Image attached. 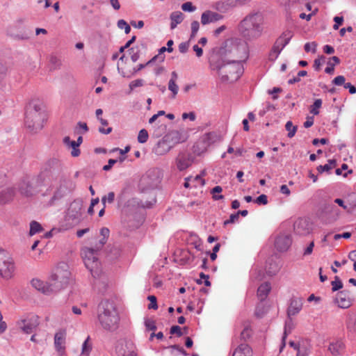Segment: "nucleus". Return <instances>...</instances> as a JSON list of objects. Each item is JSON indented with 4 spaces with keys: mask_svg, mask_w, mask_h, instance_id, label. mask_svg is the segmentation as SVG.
Segmentation results:
<instances>
[{
    "mask_svg": "<svg viewBox=\"0 0 356 356\" xmlns=\"http://www.w3.org/2000/svg\"><path fill=\"white\" fill-rule=\"evenodd\" d=\"M181 9L185 12H193L196 8L193 6L191 2H186L181 5Z\"/></svg>",
    "mask_w": 356,
    "mask_h": 356,
    "instance_id": "obj_55",
    "label": "nucleus"
},
{
    "mask_svg": "<svg viewBox=\"0 0 356 356\" xmlns=\"http://www.w3.org/2000/svg\"><path fill=\"white\" fill-rule=\"evenodd\" d=\"M154 202H155L154 199H153L152 202H143L138 198L133 197L127 200L122 209L124 212H130L138 207L149 208Z\"/></svg>",
    "mask_w": 356,
    "mask_h": 356,
    "instance_id": "obj_16",
    "label": "nucleus"
},
{
    "mask_svg": "<svg viewBox=\"0 0 356 356\" xmlns=\"http://www.w3.org/2000/svg\"><path fill=\"white\" fill-rule=\"evenodd\" d=\"M305 225H307L306 220H300L298 222H297L295 225V229H296V232L301 234H305L306 233H308L309 232L308 230L305 231V232H301V230H300V228L303 227Z\"/></svg>",
    "mask_w": 356,
    "mask_h": 356,
    "instance_id": "obj_47",
    "label": "nucleus"
},
{
    "mask_svg": "<svg viewBox=\"0 0 356 356\" xmlns=\"http://www.w3.org/2000/svg\"><path fill=\"white\" fill-rule=\"evenodd\" d=\"M47 120V114L43 109L42 103L38 100L30 102L26 113L25 125L32 133L40 131Z\"/></svg>",
    "mask_w": 356,
    "mask_h": 356,
    "instance_id": "obj_4",
    "label": "nucleus"
},
{
    "mask_svg": "<svg viewBox=\"0 0 356 356\" xmlns=\"http://www.w3.org/2000/svg\"><path fill=\"white\" fill-rule=\"evenodd\" d=\"M97 251L95 248H84L81 250L86 267L90 271L95 278L99 277L101 273L99 262L97 258Z\"/></svg>",
    "mask_w": 356,
    "mask_h": 356,
    "instance_id": "obj_9",
    "label": "nucleus"
},
{
    "mask_svg": "<svg viewBox=\"0 0 356 356\" xmlns=\"http://www.w3.org/2000/svg\"><path fill=\"white\" fill-rule=\"evenodd\" d=\"M264 17L260 13H250L239 24V32L247 40L261 36L263 31Z\"/></svg>",
    "mask_w": 356,
    "mask_h": 356,
    "instance_id": "obj_5",
    "label": "nucleus"
},
{
    "mask_svg": "<svg viewBox=\"0 0 356 356\" xmlns=\"http://www.w3.org/2000/svg\"><path fill=\"white\" fill-rule=\"evenodd\" d=\"M332 286V291H337L343 287V284L339 277L336 276L334 280L331 283Z\"/></svg>",
    "mask_w": 356,
    "mask_h": 356,
    "instance_id": "obj_50",
    "label": "nucleus"
},
{
    "mask_svg": "<svg viewBox=\"0 0 356 356\" xmlns=\"http://www.w3.org/2000/svg\"><path fill=\"white\" fill-rule=\"evenodd\" d=\"M118 27L120 29H124V32L126 34H128L131 31L130 26L124 21V19H120L118 22Z\"/></svg>",
    "mask_w": 356,
    "mask_h": 356,
    "instance_id": "obj_45",
    "label": "nucleus"
},
{
    "mask_svg": "<svg viewBox=\"0 0 356 356\" xmlns=\"http://www.w3.org/2000/svg\"><path fill=\"white\" fill-rule=\"evenodd\" d=\"M14 195L15 190L13 188L0 189V204H5L11 201Z\"/></svg>",
    "mask_w": 356,
    "mask_h": 356,
    "instance_id": "obj_23",
    "label": "nucleus"
},
{
    "mask_svg": "<svg viewBox=\"0 0 356 356\" xmlns=\"http://www.w3.org/2000/svg\"><path fill=\"white\" fill-rule=\"evenodd\" d=\"M340 60L337 56H333L330 58V60L328 61L327 65L328 66L325 68V72L327 74H333L334 71V65L336 64L339 63Z\"/></svg>",
    "mask_w": 356,
    "mask_h": 356,
    "instance_id": "obj_34",
    "label": "nucleus"
},
{
    "mask_svg": "<svg viewBox=\"0 0 356 356\" xmlns=\"http://www.w3.org/2000/svg\"><path fill=\"white\" fill-rule=\"evenodd\" d=\"M168 90L172 92V97H175L179 91V86L177 84L176 81H173L172 80H169L168 82Z\"/></svg>",
    "mask_w": 356,
    "mask_h": 356,
    "instance_id": "obj_43",
    "label": "nucleus"
},
{
    "mask_svg": "<svg viewBox=\"0 0 356 356\" xmlns=\"http://www.w3.org/2000/svg\"><path fill=\"white\" fill-rule=\"evenodd\" d=\"M143 85V80L142 79H136L131 81L129 83V88L131 90H134L136 88L140 87Z\"/></svg>",
    "mask_w": 356,
    "mask_h": 356,
    "instance_id": "obj_59",
    "label": "nucleus"
},
{
    "mask_svg": "<svg viewBox=\"0 0 356 356\" xmlns=\"http://www.w3.org/2000/svg\"><path fill=\"white\" fill-rule=\"evenodd\" d=\"M38 325V317L34 314H28L22 316L16 322L17 329L27 334L32 333Z\"/></svg>",
    "mask_w": 356,
    "mask_h": 356,
    "instance_id": "obj_11",
    "label": "nucleus"
},
{
    "mask_svg": "<svg viewBox=\"0 0 356 356\" xmlns=\"http://www.w3.org/2000/svg\"><path fill=\"white\" fill-rule=\"evenodd\" d=\"M334 203L338 204L347 213H350V207L348 198L346 200L337 198L334 200Z\"/></svg>",
    "mask_w": 356,
    "mask_h": 356,
    "instance_id": "obj_35",
    "label": "nucleus"
},
{
    "mask_svg": "<svg viewBox=\"0 0 356 356\" xmlns=\"http://www.w3.org/2000/svg\"><path fill=\"white\" fill-rule=\"evenodd\" d=\"M171 147L169 146L165 140L158 143L155 152L158 154H164L170 151Z\"/></svg>",
    "mask_w": 356,
    "mask_h": 356,
    "instance_id": "obj_32",
    "label": "nucleus"
},
{
    "mask_svg": "<svg viewBox=\"0 0 356 356\" xmlns=\"http://www.w3.org/2000/svg\"><path fill=\"white\" fill-rule=\"evenodd\" d=\"M42 230V227L41 225L36 221H31L30 223V236H33L34 234L40 232Z\"/></svg>",
    "mask_w": 356,
    "mask_h": 356,
    "instance_id": "obj_37",
    "label": "nucleus"
},
{
    "mask_svg": "<svg viewBox=\"0 0 356 356\" xmlns=\"http://www.w3.org/2000/svg\"><path fill=\"white\" fill-rule=\"evenodd\" d=\"M200 28V23L197 21H193L191 23V39L195 37Z\"/></svg>",
    "mask_w": 356,
    "mask_h": 356,
    "instance_id": "obj_52",
    "label": "nucleus"
},
{
    "mask_svg": "<svg viewBox=\"0 0 356 356\" xmlns=\"http://www.w3.org/2000/svg\"><path fill=\"white\" fill-rule=\"evenodd\" d=\"M334 166H335V161L334 160H329L327 163H326L323 165H319L317 168V170L320 173H322L323 172H328Z\"/></svg>",
    "mask_w": 356,
    "mask_h": 356,
    "instance_id": "obj_38",
    "label": "nucleus"
},
{
    "mask_svg": "<svg viewBox=\"0 0 356 356\" xmlns=\"http://www.w3.org/2000/svg\"><path fill=\"white\" fill-rule=\"evenodd\" d=\"M309 355V350L305 348H299L298 349L297 355L296 356H308Z\"/></svg>",
    "mask_w": 356,
    "mask_h": 356,
    "instance_id": "obj_64",
    "label": "nucleus"
},
{
    "mask_svg": "<svg viewBox=\"0 0 356 356\" xmlns=\"http://www.w3.org/2000/svg\"><path fill=\"white\" fill-rule=\"evenodd\" d=\"M317 44L315 42H307L304 46V49L306 52L312 51L315 53L316 51Z\"/></svg>",
    "mask_w": 356,
    "mask_h": 356,
    "instance_id": "obj_49",
    "label": "nucleus"
},
{
    "mask_svg": "<svg viewBox=\"0 0 356 356\" xmlns=\"http://www.w3.org/2000/svg\"><path fill=\"white\" fill-rule=\"evenodd\" d=\"M293 36V32L291 30L287 29L284 31L282 35L277 39L275 43L284 49V47L289 42L292 37Z\"/></svg>",
    "mask_w": 356,
    "mask_h": 356,
    "instance_id": "obj_24",
    "label": "nucleus"
},
{
    "mask_svg": "<svg viewBox=\"0 0 356 356\" xmlns=\"http://www.w3.org/2000/svg\"><path fill=\"white\" fill-rule=\"evenodd\" d=\"M255 202L258 204H266L268 203L267 196L266 195H259L256 200Z\"/></svg>",
    "mask_w": 356,
    "mask_h": 356,
    "instance_id": "obj_61",
    "label": "nucleus"
},
{
    "mask_svg": "<svg viewBox=\"0 0 356 356\" xmlns=\"http://www.w3.org/2000/svg\"><path fill=\"white\" fill-rule=\"evenodd\" d=\"M205 175V172L202 171L200 175H197L195 177L190 176L189 181L191 183L192 188H202L205 184V181L203 179V177Z\"/></svg>",
    "mask_w": 356,
    "mask_h": 356,
    "instance_id": "obj_28",
    "label": "nucleus"
},
{
    "mask_svg": "<svg viewBox=\"0 0 356 356\" xmlns=\"http://www.w3.org/2000/svg\"><path fill=\"white\" fill-rule=\"evenodd\" d=\"M136 350L134 342L129 339H120L115 346V352L118 356L127 355V353H132Z\"/></svg>",
    "mask_w": 356,
    "mask_h": 356,
    "instance_id": "obj_13",
    "label": "nucleus"
},
{
    "mask_svg": "<svg viewBox=\"0 0 356 356\" xmlns=\"http://www.w3.org/2000/svg\"><path fill=\"white\" fill-rule=\"evenodd\" d=\"M177 168L180 170H184L188 168L193 162L192 158L189 154H179L176 160Z\"/></svg>",
    "mask_w": 356,
    "mask_h": 356,
    "instance_id": "obj_19",
    "label": "nucleus"
},
{
    "mask_svg": "<svg viewBox=\"0 0 356 356\" xmlns=\"http://www.w3.org/2000/svg\"><path fill=\"white\" fill-rule=\"evenodd\" d=\"M353 298L350 291L343 290L339 292L335 298V302L343 309L350 307L353 302Z\"/></svg>",
    "mask_w": 356,
    "mask_h": 356,
    "instance_id": "obj_15",
    "label": "nucleus"
},
{
    "mask_svg": "<svg viewBox=\"0 0 356 356\" xmlns=\"http://www.w3.org/2000/svg\"><path fill=\"white\" fill-rule=\"evenodd\" d=\"M165 51H167V48L165 47H163L160 49L159 50V54L156 56H155L154 57H153L150 60H149L147 62V64H150L152 63V62H154L155 60L156 59H159L160 61H163L164 60V56H163L161 54L165 52Z\"/></svg>",
    "mask_w": 356,
    "mask_h": 356,
    "instance_id": "obj_53",
    "label": "nucleus"
},
{
    "mask_svg": "<svg viewBox=\"0 0 356 356\" xmlns=\"http://www.w3.org/2000/svg\"><path fill=\"white\" fill-rule=\"evenodd\" d=\"M97 321L100 327L108 332H115L120 325V317L113 302L102 300L97 308Z\"/></svg>",
    "mask_w": 356,
    "mask_h": 356,
    "instance_id": "obj_1",
    "label": "nucleus"
},
{
    "mask_svg": "<svg viewBox=\"0 0 356 356\" xmlns=\"http://www.w3.org/2000/svg\"><path fill=\"white\" fill-rule=\"evenodd\" d=\"M252 351L250 347L245 343L238 346L234 351L232 356H252Z\"/></svg>",
    "mask_w": 356,
    "mask_h": 356,
    "instance_id": "obj_27",
    "label": "nucleus"
},
{
    "mask_svg": "<svg viewBox=\"0 0 356 356\" xmlns=\"http://www.w3.org/2000/svg\"><path fill=\"white\" fill-rule=\"evenodd\" d=\"M345 81H346L345 77L343 76L340 75V76H337V77H335L333 79L332 82L336 86H342V85L344 86V84L346 83Z\"/></svg>",
    "mask_w": 356,
    "mask_h": 356,
    "instance_id": "obj_58",
    "label": "nucleus"
},
{
    "mask_svg": "<svg viewBox=\"0 0 356 356\" xmlns=\"http://www.w3.org/2000/svg\"><path fill=\"white\" fill-rule=\"evenodd\" d=\"M67 147L72 148L71 155L73 157H76L79 156L81 152L80 149H79V144H77V143H75V140H73Z\"/></svg>",
    "mask_w": 356,
    "mask_h": 356,
    "instance_id": "obj_42",
    "label": "nucleus"
},
{
    "mask_svg": "<svg viewBox=\"0 0 356 356\" xmlns=\"http://www.w3.org/2000/svg\"><path fill=\"white\" fill-rule=\"evenodd\" d=\"M267 311L266 308L265 307L263 303L259 304L255 309V315L258 317H261L264 313H266Z\"/></svg>",
    "mask_w": 356,
    "mask_h": 356,
    "instance_id": "obj_51",
    "label": "nucleus"
},
{
    "mask_svg": "<svg viewBox=\"0 0 356 356\" xmlns=\"http://www.w3.org/2000/svg\"><path fill=\"white\" fill-rule=\"evenodd\" d=\"M347 328L350 332L356 334V318L349 320L347 324Z\"/></svg>",
    "mask_w": 356,
    "mask_h": 356,
    "instance_id": "obj_54",
    "label": "nucleus"
},
{
    "mask_svg": "<svg viewBox=\"0 0 356 356\" xmlns=\"http://www.w3.org/2000/svg\"><path fill=\"white\" fill-rule=\"evenodd\" d=\"M147 299L150 301V303L148 305V309H156L158 308L156 298L154 296H149Z\"/></svg>",
    "mask_w": 356,
    "mask_h": 356,
    "instance_id": "obj_56",
    "label": "nucleus"
},
{
    "mask_svg": "<svg viewBox=\"0 0 356 356\" xmlns=\"http://www.w3.org/2000/svg\"><path fill=\"white\" fill-rule=\"evenodd\" d=\"M92 343L90 337H88L82 344L81 353L80 356H89L92 350Z\"/></svg>",
    "mask_w": 356,
    "mask_h": 356,
    "instance_id": "obj_31",
    "label": "nucleus"
},
{
    "mask_svg": "<svg viewBox=\"0 0 356 356\" xmlns=\"http://www.w3.org/2000/svg\"><path fill=\"white\" fill-rule=\"evenodd\" d=\"M8 72V67L0 61V82L6 78Z\"/></svg>",
    "mask_w": 356,
    "mask_h": 356,
    "instance_id": "obj_48",
    "label": "nucleus"
},
{
    "mask_svg": "<svg viewBox=\"0 0 356 356\" xmlns=\"http://www.w3.org/2000/svg\"><path fill=\"white\" fill-rule=\"evenodd\" d=\"M350 207V213L356 212V193L350 194L348 197Z\"/></svg>",
    "mask_w": 356,
    "mask_h": 356,
    "instance_id": "obj_40",
    "label": "nucleus"
},
{
    "mask_svg": "<svg viewBox=\"0 0 356 356\" xmlns=\"http://www.w3.org/2000/svg\"><path fill=\"white\" fill-rule=\"evenodd\" d=\"M83 203L77 200L72 202L66 211L61 229L67 230L78 225L82 220Z\"/></svg>",
    "mask_w": 356,
    "mask_h": 356,
    "instance_id": "obj_7",
    "label": "nucleus"
},
{
    "mask_svg": "<svg viewBox=\"0 0 356 356\" xmlns=\"http://www.w3.org/2000/svg\"><path fill=\"white\" fill-rule=\"evenodd\" d=\"M271 290V285L269 282L261 284L257 289V296L261 301H264L267 298Z\"/></svg>",
    "mask_w": 356,
    "mask_h": 356,
    "instance_id": "obj_26",
    "label": "nucleus"
},
{
    "mask_svg": "<svg viewBox=\"0 0 356 356\" xmlns=\"http://www.w3.org/2000/svg\"><path fill=\"white\" fill-rule=\"evenodd\" d=\"M212 54H218L222 58V62H241L245 61L248 57V44L240 40H231L225 42L224 47L218 51Z\"/></svg>",
    "mask_w": 356,
    "mask_h": 356,
    "instance_id": "obj_3",
    "label": "nucleus"
},
{
    "mask_svg": "<svg viewBox=\"0 0 356 356\" xmlns=\"http://www.w3.org/2000/svg\"><path fill=\"white\" fill-rule=\"evenodd\" d=\"M168 138H170L174 143H180L186 140L187 136L184 131H174L168 136Z\"/></svg>",
    "mask_w": 356,
    "mask_h": 356,
    "instance_id": "obj_25",
    "label": "nucleus"
},
{
    "mask_svg": "<svg viewBox=\"0 0 356 356\" xmlns=\"http://www.w3.org/2000/svg\"><path fill=\"white\" fill-rule=\"evenodd\" d=\"M285 128L288 131L287 136L289 138H292L295 136L297 131V127L293 126L292 122L288 121L285 124Z\"/></svg>",
    "mask_w": 356,
    "mask_h": 356,
    "instance_id": "obj_39",
    "label": "nucleus"
},
{
    "mask_svg": "<svg viewBox=\"0 0 356 356\" xmlns=\"http://www.w3.org/2000/svg\"><path fill=\"white\" fill-rule=\"evenodd\" d=\"M70 277L69 266L64 262L58 264L52 270L49 278L54 292L65 288L70 282Z\"/></svg>",
    "mask_w": 356,
    "mask_h": 356,
    "instance_id": "obj_6",
    "label": "nucleus"
},
{
    "mask_svg": "<svg viewBox=\"0 0 356 356\" xmlns=\"http://www.w3.org/2000/svg\"><path fill=\"white\" fill-rule=\"evenodd\" d=\"M184 19V15L180 11H175L170 15V29H174Z\"/></svg>",
    "mask_w": 356,
    "mask_h": 356,
    "instance_id": "obj_29",
    "label": "nucleus"
},
{
    "mask_svg": "<svg viewBox=\"0 0 356 356\" xmlns=\"http://www.w3.org/2000/svg\"><path fill=\"white\" fill-rule=\"evenodd\" d=\"M216 134L212 132L205 134L202 138L205 147L213 143L216 141Z\"/></svg>",
    "mask_w": 356,
    "mask_h": 356,
    "instance_id": "obj_33",
    "label": "nucleus"
},
{
    "mask_svg": "<svg viewBox=\"0 0 356 356\" xmlns=\"http://www.w3.org/2000/svg\"><path fill=\"white\" fill-rule=\"evenodd\" d=\"M31 285L35 290L47 296L55 293L49 280L45 282L38 278H33L31 281Z\"/></svg>",
    "mask_w": 356,
    "mask_h": 356,
    "instance_id": "obj_14",
    "label": "nucleus"
},
{
    "mask_svg": "<svg viewBox=\"0 0 356 356\" xmlns=\"http://www.w3.org/2000/svg\"><path fill=\"white\" fill-rule=\"evenodd\" d=\"M324 61H325V57L324 56H321V58L316 59L314 60V67L315 68V70H317V71L319 70L322 63Z\"/></svg>",
    "mask_w": 356,
    "mask_h": 356,
    "instance_id": "obj_62",
    "label": "nucleus"
},
{
    "mask_svg": "<svg viewBox=\"0 0 356 356\" xmlns=\"http://www.w3.org/2000/svg\"><path fill=\"white\" fill-rule=\"evenodd\" d=\"M210 67L218 72L223 81L234 82L243 73V65L241 62H222L218 54H211L209 57Z\"/></svg>",
    "mask_w": 356,
    "mask_h": 356,
    "instance_id": "obj_2",
    "label": "nucleus"
},
{
    "mask_svg": "<svg viewBox=\"0 0 356 356\" xmlns=\"http://www.w3.org/2000/svg\"><path fill=\"white\" fill-rule=\"evenodd\" d=\"M328 350L333 355H341L345 350L344 343L341 339H334L330 343Z\"/></svg>",
    "mask_w": 356,
    "mask_h": 356,
    "instance_id": "obj_20",
    "label": "nucleus"
},
{
    "mask_svg": "<svg viewBox=\"0 0 356 356\" xmlns=\"http://www.w3.org/2000/svg\"><path fill=\"white\" fill-rule=\"evenodd\" d=\"M213 8L219 11L220 13H227L231 8L235 7L232 0H220L213 3Z\"/></svg>",
    "mask_w": 356,
    "mask_h": 356,
    "instance_id": "obj_22",
    "label": "nucleus"
},
{
    "mask_svg": "<svg viewBox=\"0 0 356 356\" xmlns=\"http://www.w3.org/2000/svg\"><path fill=\"white\" fill-rule=\"evenodd\" d=\"M15 265L13 259L6 250L0 248V276L9 280L15 275Z\"/></svg>",
    "mask_w": 356,
    "mask_h": 356,
    "instance_id": "obj_10",
    "label": "nucleus"
},
{
    "mask_svg": "<svg viewBox=\"0 0 356 356\" xmlns=\"http://www.w3.org/2000/svg\"><path fill=\"white\" fill-rule=\"evenodd\" d=\"M222 18V17L220 14L211 10H207L201 15V23L203 25H206L209 23L218 22Z\"/></svg>",
    "mask_w": 356,
    "mask_h": 356,
    "instance_id": "obj_18",
    "label": "nucleus"
},
{
    "mask_svg": "<svg viewBox=\"0 0 356 356\" xmlns=\"http://www.w3.org/2000/svg\"><path fill=\"white\" fill-rule=\"evenodd\" d=\"M321 105L322 100L320 99H316L313 105L311 106L310 113L314 115H318L319 113L318 109L321 108Z\"/></svg>",
    "mask_w": 356,
    "mask_h": 356,
    "instance_id": "obj_41",
    "label": "nucleus"
},
{
    "mask_svg": "<svg viewBox=\"0 0 356 356\" xmlns=\"http://www.w3.org/2000/svg\"><path fill=\"white\" fill-rule=\"evenodd\" d=\"M334 21L335 24L333 26V29L334 30H337L339 29V26L343 23V18L342 17L336 16L334 17Z\"/></svg>",
    "mask_w": 356,
    "mask_h": 356,
    "instance_id": "obj_63",
    "label": "nucleus"
},
{
    "mask_svg": "<svg viewBox=\"0 0 356 356\" xmlns=\"http://www.w3.org/2000/svg\"><path fill=\"white\" fill-rule=\"evenodd\" d=\"M325 213L333 220H337L341 215L340 211L334 204H328L325 209Z\"/></svg>",
    "mask_w": 356,
    "mask_h": 356,
    "instance_id": "obj_30",
    "label": "nucleus"
},
{
    "mask_svg": "<svg viewBox=\"0 0 356 356\" xmlns=\"http://www.w3.org/2000/svg\"><path fill=\"white\" fill-rule=\"evenodd\" d=\"M44 185V179L41 176L31 179H24L18 186L19 193L25 197H32L38 194Z\"/></svg>",
    "mask_w": 356,
    "mask_h": 356,
    "instance_id": "obj_8",
    "label": "nucleus"
},
{
    "mask_svg": "<svg viewBox=\"0 0 356 356\" xmlns=\"http://www.w3.org/2000/svg\"><path fill=\"white\" fill-rule=\"evenodd\" d=\"M149 135L145 129H141L138 135V141L140 143H145L148 139Z\"/></svg>",
    "mask_w": 356,
    "mask_h": 356,
    "instance_id": "obj_44",
    "label": "nucleus"
},
{
    "mask_svg": "<svg viewBox=\"0 0 356 356\" xmlns=\"http://www.w3.org/2000/svg\"><path fill=\"white\" fill-rule=\"evenodd\" d=\"M302 307V300L301 298H294L291 300L290 305L287 309V314L290 317L296 315L300 312Z\"/></svg>",
    "mask_w": 356,
    "mask_h": 356,
    "instance_id": "obj_21",
    "label": "nucleus"
},
{
    "mask_svg": "<svg viewBox=\"0 0 356 356\" xmlns=\"http://www.w3.org/2000/svg\"><path fill=\"white\" fill-rule=\"evenodd\" d=\"M131 59L133 62H136L139 58L138 50L131 48L130 49Z\"/></svg>",
    "mask_w": 356,
    "mask_h": 356,
    "instance_id": "obj_60",
    "label": "nucleus"
},
{
    "mask_svg": "<svg viewBox=\"0 0 356 356\" xmlns=\"http://www.w3.org/2000/svg\"><path fill=\"white\" fill-rule=\"evenodd\" d=\"M291 245V238L289 234H280L275 239V246L278 251H286Z\"/></svg>",
    "mask_w": 356,
    "mask_h": 356,
    "instance_id": "obj_17",
    "label": "nucleus"
},
{
    "mask_svg": "<svg viewBox=\"0 0 356 356\" xmlns=\"http://www.w3.org/2000/svg\"><path fill=\"white\" fill-rule=\"evenodd\" d=\"M145 325L146 327V329L148 330L154 331L156 329V323L152 319H147L145 321Z\"/></svg>",
    "mask_w": 356,
    "mask_h": 356,
    "instance_id": "obj_57",
    "label": "nucleus"
},
{
    "mask_svg": "<svg viewBox=\"0 0 356 356\" xmlns=\"http://www.w3.org/2000/svg\"><path fill=\"white\" fill-rule=\"evenodd\" d=\"M67 332L64 329L58 330L54 334V344L56 351L60 356L65 353Z\"/></svg>",
    "mask_w": 356,
    "mask_h": 356,
    "instance_id": "obj_12",
    "label": "nucleus"
},
{
    "mask_svg": "<svg viewBox=\"0 0 356 356\" xmlns=\"http://www.w3.org/2000/svg\"><path fill=\"white\" fill-rule=\"evenodd\" d=\"M282 48H281L280 47H279L276 43H275L273 47L272 48L270 54H269V60H272V61H274L275 60H276L278 57V56L280 55V54L281 53V51H282Z\"/></svg>",
    "mask_w": 356,
    "mask_h": 356,
    "instance_id": "obj_36",
    "label": "nucleus"
},
{
    "mask_svg": "<svg viewBox=\"0 0 356 356\" xmlns=\"http://www.w3.org/2000/svg\"><path fill=\"white\" fill-rule=\"evenodd\" d=\"M114 200L115 193L113 192H109L107 195L102 197V203L104 207H106V202H108V203H112L113 202Z\"/></svg>",
    "mask_w": 356,
    "mask_h": 356,
    "instance_id": "obj_46",
    "label": "nucleus"
}]
</instances>
